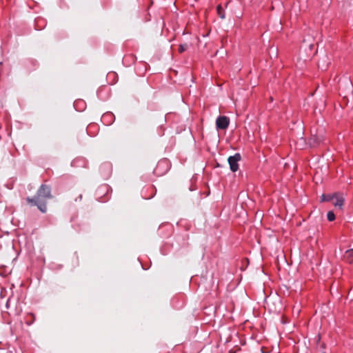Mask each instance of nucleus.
Returning a JSON list of instances; mask_svg holds the SVG:
<instances>
[{"label":"nucleus","instance_id":"nucleus-1","mask_svg":"<svg viewBox=\"0 0 353 353\" xmlns=\"http://www.w3.org/2000/svg\"><path fill=\"white\" fill-rule=\"evenodd\" d=\"M52 198L51 194V188L47 185H41L37 192L34 199L28 197L26 201L30 205H36L38 209L43 213L47 211L46 201L47 199Z\"/></svg>","mask_w":353,"mask_h":353},{"label":"nucleus","instance_id":"nucleus-2","mask_svg":"<svg viewBox=\"0 0 353 353\" xmlns=\"http://www.w3.org/2000/svg\"><path fill=\"white\" fill-rule=\"evenodd\" d=\"M241 157L239 153L235 154L233 156H230L228 159V163L230 165V168L232 172H236L239 169V161L241 160Z\"/></svg>","mask_w":353,"mask_h":353},{"label":"nucleus","instance_id":"nucleus-3","mask_svg":"<svg viewBox=\"0 0 353 353\" xmlns=\"http://www.w3.org/2000/svg\"><path fill=\"white\" fill-rule=\"evenodd\" d=\"M230 123V119L225 116H220L216 119V126L219 130H225Z\"/></svg>","mask_w":353,"mask_h":353},{"label":"nucleus","instance_id":"nucleus-4","mask_svg":"<svg viewBox=\"0 0 353 353\" xmlns=\"http://www.w3.org/2000/svg\"><path fill=\"white\" fill-rule=\"evenodd\" d=\"M334 200H332L333 205L335 207H339V208H341L342 206L344 204V196L342 194L340 193H334L333 194Z\"/></svg>","mask_w":353,"mask_h":353},{"label":"nucleus","instance_id":"nucleus-5","mask_svg":"<svg viewBox=\"0 0 353 353\" xmlns=\"http://www.w3.org/2000/svg\"><path fill=\"white\" fill-rule=\"evenodd\" d=\"M323 141L322 137L317 135H312L309 139V145L310 147H316Z\"/></svg>","mask_w":353,"mask_h":353},{"label":"nucleus","instance_id":"nucleus-6","mask_svg":"<svg viewBox=\"0 0 353 353\" xmlns=\"http://www.w3.org/2000/svg\"><path fill=\"white\" fill-rule=\"evenodd\" d=\"M344 259L349 263H353V249L348 250L345 252Z\"/></svg>","mask_w":353,"mask_h":353},{"label":"nucleus","instance_id":"nucleus-7","mask_svg":"<svg viewBox=\"0 0 353 353\" xmlns=\"http://www.w3.org/2000/svg\"><path fill=\"white\" fill-rule=\"evenodd\" d=\"M216 12L220 18L225 19V12L221 5L217 6Z\"/></svg>","mask_w":353,"mask_h":353},{"label":"nucleus","instance_id":"nucleus-8","mask_svg":"<svg viewBox=\"0 0 353 353\" xmlns=\"http://www.w3.org/2000/svg\"><path fill=\"white\" fill-rule=\"evenodd\" d=\"M332 200H334L333 194H323L321 197V201H330Z\"/></svg>","mask_w":353,"mask_h":353},{"label":"nucleus","instance_id":"nucleus-9","mask_svg":"<svg viewBox=\"0 0 353 353\" xmlns=\"http://www.w3.org/2000/svg\"><path fill=\"white\" fill-rule=\"evenodd\" d=\"M188 48V45L186 44V43H184V44H181L179 47V53H182L183 52H185Z\"/></svg>","mask_w":353,"mask_h":353},{"label":"nucleus","instance_id":"nucleus-10","mask_svg":"<svg viewBox=\"0 0 353 353\" xmlns=\"http://www.w3.org/2000/svg\"><path fill=\"white\" fill-rule=\"evenodd\" d=\"M327 218L328 221H332L335 219V214H334L333 212L330 211L327 214Z\"/></svg>","mask_w":353,"mask_h":353},{"label":"nucleus","instance_id":"nucleus-11","mask_svg":"<svg viewBox=\"0 0 353 353\" xmlns=\"http://www.w3.org/2000/svg\"><path fill=\"white\" fill-rule=\"evenodd\" d=\"M228 353H235V352L233 350H230Z\"/></svg>","mask_w":353,"mask_h":353}]
</instances>
